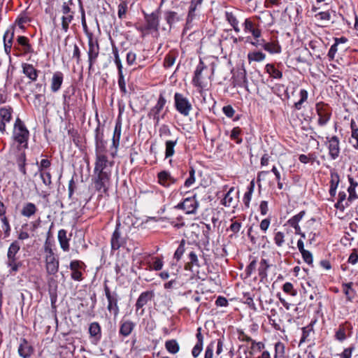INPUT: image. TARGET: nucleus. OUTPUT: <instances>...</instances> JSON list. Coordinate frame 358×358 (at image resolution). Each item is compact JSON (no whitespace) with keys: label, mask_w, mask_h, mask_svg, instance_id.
<instances>
[{"label":"nucleus","mask_w":358,"mask_h":358,"mask_svg":"<svg viewBox=\"0 0 358 358\" xmlns=\"http://www.w3.org/2000/svg\"><path fill=\"white\" fill-rule=\"evenodd\" d=\"M29 138V130L24 123L17 117L14 124L13 139L14 143H17L16 148L18 151L28 148Z\"/></svg>","instance_id":"nucleus-1"},{"label":"nucleus","mask_w":358,"mask_h":358,"mask_svg":"<svg viewBox=\"0 0 358 358\" xmlns=\"http://www.w3.org/2000/svg\"><path fill=\"white\" fill-rule=\"evenodd\" d=\"M104 292L108 301L107 310L116 317L120 313L118 301L120 299L118 294L115 291H111L106 283L104 284Z\"/></svg>","instance_id":"nucleus-2"},{"label":"nucleus","mask_w":358,"mask_h":358,"mask_svg":"<svg viewBox=\"0 0 358 358\" xmlns=\"http://www.w3.org/2000/svg\"><path fill=\"white\" fill-rule=\"evenodd\" d=\"M174 105L176 110L183 116H188L192 110V105L187 97L182 94L176 92L174 94Z\"/></svg>","instance_id":"nucleus-3"},{"label":"nucleus","mask_w":358,"mask_h":358,"mask_svg":"<svg viewBox=\"0 0 358 358\" xmlns=\"http://www.w3.org/2000/svg\"><path fill=\"white\" fill-rule=\"evenodd\" d=\"M95 136V155H106L109 152L107 149V141L103 139V127H101L99 122L96 128L94 130Z\"/></svg>","instance_id":"nucleus-4"},{"label":"nucleus","mask_w":358,"mask_h":358,"mask_svg":"<svg viewBox=\"0 0 358 358\" xmlns=\"http://www.w3.org/2000/svg\"><path fill=\"white\" fill-rule=\"evenodd\" d=\"M99 54V45L96 39L93 38L91 34L88 37V62L89 71L92 70L93 65L96 63Z\"/></svg>","instance_id":"nucleus-5"},{"label":"nucleus","mask_w":358,"mask_h":358,"mask_svg":"<svg viewBox=\"0 0 358 358\" xmlns=\"http://www.w3.org/2000/svg\"><path fill=\"white\" fill-rule=\"evenodd\" d=\"M94 174V183L96 190L101 193H107L110 186L111 173Z\"/></svg>","instance_id":"nucleus-6"},{"label":"nucleus","mask_w":358,"mask_h":358,"mask_svg":"<svg viewBox=\"0 0 358 358\" xmlns=\"http://www.w3.org/2000/svg\"><path fill=\"white\" fill-rule=\"evenodd\" d=\"M316 112L319 117L317 123L320 127L326 125L331 116V109L326 103L320 102L316 104Z\"/></svg>","instance_id":"nucleus-7"},{"label":"nucleus","mask_w":358,"mask_h":358,"mask_svg":"<svg viewBox=\"0 0 358 358\" xmlns=\"http://www.w3.org/2000/svg\"><path fill=\"white\" fill-rule=\"evenodd\" d=\"M126 243L127 236L124 235L121 230L120 224L117 223L110 239L111 249L113 250H117L121 247H124Z\"/></svg>","instance_id":"nucleus-8"},{"label":"nucleus","mask_w":358,"mask_h":358,"mask_svg":"<svg viewBox=\"0 0 358 358\" xmlns=\"http://www.w3.org/2000/svg\"><path fill=\"white\" fill-rule=\"evenodd\" d=\"M166 103V100L163 94L161 93L156 105L150 109L148 114V117L152 118L156 124H159L160 119L164 117V115L161 116L160 113Z\"/></svg>","instance_id":"nucleus-9"},{"label":"nucleus","mask_w":358,"mask_h":358,"mask_svg":"<svg viewBox=\"0 0 358 358\" xmlns=\"http://www.w3.org/2000/svg\"><path fill=\"white\" fill-rule=\"evenodd\" d=\"M113 164L110 162L107 155H96L94 173H110V168Z\"/></svg>","instance_id":"nucleus-10"},{"label":"nucleus","mask_w":358,"mask_h":358,"mask_svg":"<svg viewBox=\"0 0 358 358\" xmlns=\"http://www.w3.org/2000/svg\"><path fill=\"white\" fill-rule=\"evenodd\" d=\"M122 132V122L117 120L115 123L113 136L112 138V145L109 148V152L112 157H115L117 155V149L120 145V140Z\"/></svg>","instance_id":"nucleus-11"},{"label":"nucleus","mask_w":358,"mask_h":358,"mask_svg":"<svg viewBox=\"0 0 358 358\" xmlns=\"http://www.w3.org/2000/svg\"><path fill=\"white\" fill-rule=\"evenodd\" d=\"M85 267V264L80 260L71 261L69 265V268L71 271V278L73 280L82 281L83 278L81 270H84Z\"/></svg>","instance_id":"nucleus-12"},{"label":"nucleus","mask_w":358,"mask_h":358,"mask_svg":"<svg viewBox=\"0 0 358 358\" xmlns=\"http://www.w3.org/2000/svg\"><path fill=\"white\" fill-rule=\"evenodd\" d=\"M328 143L329 155L331 159H337L340 155V141L336 136L327 137Z\"/></svg>","instance_id":"nucleus-13"},{"label":"nucleus","mask_w":358,"mask_h":358,"mask_svg":"<svg viewBox=\"0 0 358 358\" xmlns=\"http://www.w3.org/2000/svg\"><path fill=\"white\" fill-rule=\"evenodd\" d=\"M207 67L201 60L199 62L194 71V75L192 79V83L194 86L203 89L205 87L203 83V76L202 75L203 71L206 70Z\"/></svg>","instance_id":"nucleus-14"},{"label":"nucleus","mask_w":358,"mask_h":358,"mask_svg":"<svg viewBox=\"0 0 358 358\" xmlns=\"http://www.w3.org/2000/svg\"><path fill=\"white\" fill-rule=\"evenodd\" d=\"M198 206L199 203L196 200V195L192 197L186 198L183 202L178 205V207L185 210L187 214H194Z\"/></svg>","instance_id":"nucleus-15"},{"label":"nucleus","mask_w":358,"mask_h":358,"mask_svg":"<svg viewBox=\"0 0 358 358\" xmlns=\"http://www.w3.org/2000/svg\"><path fill=\"white\" fill-rule=\"evenodd\" d=\"M158 183L165 188L169 187L171 185L178 182V179L173 178L170 172L162 171L157 173Z\"/></svg>","instance_id":"nucleus-16"},{"label":"nucleus","mask_w":358,"mask_h":358,"mask_svg":"<svg viewBox=\"0 0 358 358\" xmlns=\"http://www.w3.org/2000/svg\"><path fill=\"white\" fill-rule=\"evenodd\" d=\"M45 271L48 275H55L59 270V262L57 256L45 257Z\"/></svg>","instance_id":"nucleus-17"},{"label":"nucleus","mask_w":358,"mask_h":358,"mask_svg":"<svg viewBox=\"0 0 358 358\" xmlns=\"http://www.w3.org/2000/svg\"><path fill=\"white\" fill-rule=\"evenodd\" d=\"M90 338L94 344H97L101 339V327L97 322H92L88 329Z\"/></svg>","instance_id":"nucleus-18"},{"label":"nucleus","mask_w":358,"mask_h":358,"mask_svg":"<svg viewBox=\"0 0 358 358\" xmlns=\"http://www.w3.org/2000/svg\"><path fill=\"white\" fill-rule=\"evenodd\" d=\"M146 28L149 30H157L159 27V11L152 12L150 14L145 13Z\"/></svg>","instance_id":"nucleus-19"},{"label":"nucleus","mask_w":358,"mask_h":358,"mask_svg":"<svg viewBox=\"0 0 358 358\" xmlns=\"http://www.w3.org/2000/svg\"><path fill=\"white\" fill-rule=\"evenodd\" d=\"M154 296L155 294L153 291H146L142 292L138 296L135 305L136 310L142 308L149 301H152Z\"/></svg>","instance_id":"nucleus-20"},{"label":"nucleus","mask_w":358,"mask_h":358,"mask_svg":"<svg viewBox=\"0 0 358 358\" xmlns=\"http://www.w3.org/2000/svg\"><path fill=\"white\" fill-rule=\"evenodd\" d=\"M196 338L197 341L192 350V355L194 358L197 357L203 350V336L201 334V327L196 330Z\"/></svg>","instance_id":"nucleus-21"},{"label":"nucleus","mask_w":358,"mask_h":358,"mask_svg":"<svg viewBox=\"0 0 358 358\" xmlns=\"http://www.w3.org/2000/svg\"><path fill=\"white\" fill-rule=\"evenodd\" d=\"M20 249V245L17 241H13L9 246L8 252H7V262H14L17 261V257H16Z\"/></svg>","instance_id":"nucleus-22"},{"label":"nucleus","mask_w":358,"mask_h":358,"mask_svg":"<svg viewBox=\"0 0 358 358\" xmlns=\"http://www.w3.org/2000/svg\"><path fill=\"white\" fill-rule=\"evenodd\" d=\"M33 352V348L25 338H22L18 348V354L22 358H29Z\"/></svg>","instance_id":"nucleus-23"},{"label":"nucleus","mask_w":358,"mask_h":358,"mask_svg":"<svg viewBox=\"0 0 358 358\" xmlns=\"http://www.w3.org/2000/svg\"><path fill=\"white\" fill-rule=\"evenodd\" d=\"M135 327V323L131 320H124L120 322L119 334L124 336H129Z\"/></svg>","instance_id":"nucleus-24"},{"label":"nucleus","mask_w":358,"mask_h":358,"mask_svg":"<svg viewBox=\"0 0 358 358\" xmlns=\"http://www.w3.org/2000/svg\"><path fill=\"white\" fill-rule=\"evenodd\" d=\"M164 19L169 24V29H171L176 23L182 20V17L175 11L166 10L164 13Z\"/></svg>","instance_id":"nucleus-25"},{"label":"nucleus","mask_w":358,"mask_h":358,"mask_svg":"<svg viewBox=\"0 0 358 358\" xmlns=\"http://www.w3.org/2000/svg\"><path fill=\"white\" fill-rule=\"evenodd\" d=\"M64 75L60 71L55 72L51 79V90L52 92H57L61 88L63 83Z\"/></svg>","instance_id":"nucleus-26"},{"label":"nucleus","mask_w":358,"mask_h":358,"mask_svg":"<svg viewBox=\"0 0 358 358\" xmlns=\"http://www.w3.org/2000/svg\"><path fill=\"white\" fill-rule=\"evenodd\" d=\"M22 72L27 76L31 81H36L38 78V71L36 70L32 64H23Z\"/></svg>","instance_id":"nucleus-27"},{"label":"nucleus","mask_w":358,"mask_h":358,"mask_svg":"<svg viewBox=\"0 0 358 358\" xmlns=\"http://www.w3.org/2000/svg\"><path fill=\"white\" fill-rule=\"evenodd\" d=\"M340 182V177L337 172L331 171L330 189L329 194L334 196L336 193V189Z\"/></svg>","instance_id":"nucleus-28"},{"label":"nucleus","mask_w":358,"mask_h":358,"mask_svg":"<svg viewBox=\"0 0 358 358\" xmlns=\"http://www.w3.org/2000/svg\"><path fill=\"white\" fill-rule=\"evenodd\" d=\"M197 7L194 5H190L188 14L186 19V28L189 29L192 27L193 22L199 19V15L196 13Z\"/></svg>","instance_id":"nucleus-29"},{"label":"nucleus","mask_w":358,"mask_h":358,"mask_svg":"<svg viewBox=\"0 0 358 358\" xmlns=\"http://www.w3.org/2000/svg\"><path fill=\"white\" fill-rule=\"evenodd\" d=\"M187 257L189 261L185 265V270H191L193 266L200 267L197 254L194 251H189Z\"/></svg>","instance_id":"nucleus-30"},{"label":"nucleus","mask_w":358,"mask_h":358,"mask_svg":"<svg viewBox=\"0 0 358 358\" xmlns=\"http://www.w3.org/2000/svg\"><path fill=\"white\" fill-rule=\"evenodd\" d=\"M17 43L18 45L22 46V50L24 54L32 53L34 52V50L29 43V39L26 36H20L17 38Z\"/></svg>","instance_id":"nucleus-31"},{"label":"nucleus","mask_w":358,"mask_h":358,"mask_svg":"<svg viewBox=\"0 0 358 358\" xmlns=\"http://www.w3.org/2000/svg\"><path fill=\"white\" fill-rule=\"evenodd\" d=\"M66 231L65 229H60L58 231V241L60 244L61 248L66 252L69 250V239L67 238L66 236Z\"/></svg>","instance_id":"nucleus-32"},{"label":"nucleus","mask_w":358,"mask_h":358,"mask_svg":"<svg viewBox=\"0 0 358 358\" xmlns=\"http://www.w3.org/2000/svg\"><path fill=\"white\" fill-rule=\"evenodd\" d=\"M265 71L274 79H281L282 78V71L273 64H267L265 66Z\"/></svg>","instance_id":"nucleus-33"},{"label":"nucleus","mask_w":358,"mask_h":358,"mask_svg":"<svg viewBox=\"0 0 358 358\" xmlns=\"http://www.w3.org/2000/svg\"><path fill=\"white\" fill-rule=\"evenodd\" d=\"M178 138L176 137L172 140H168L165 142V158L172 157L175 153L174 148L178 143Z\"/></svg>","instance_id":"nucleus-34"},{"label":"nucleus","mask_w":358,"mask_h":358,"mask_svg":"<svg viewBox=\"0 0 358 358\" xmlns=\"http://www.w3.org/2000/svg\"><path fill=\"white\" fill-rule=\"evenodd\" d=\"M37 211L36 205L33 203L29 202L24 205L21 210V215L24 217H30L34 215Z\"/></svg>","instance_id":"nucleus-35"},{"label":"nucleus","mask_w":358,"mask_h":358,"mask_svg":"<svg viewBox=\"0 0 358 358\" xmlns=\"http://www.w3.org/2000/svg\"><path fill=\"white\" fill-rule=\"evenodd\" d=\"M225 18L236 33L240 32L241 29L238 27L239 22L236 15L232 12L227 11L225 13Z\"/></svg>","instance_id":"nucleus-36"},{"label":"nucleus","mask_w":358,"mask_h":358,"mask_svg":"<svg viewBox=\"0 0 358 358\" xmlns=\"http://www.w3.org/2000/svg\"><path fill=\"white\" fill-rule=\"evenodd\" d=\"M166 350L171 354H176L180 350V345L176 339L168 340L164 344Z\"/></svg>","instance_id":"nucleus-37"},{"label":"nucleus","mask_w":358,"mask_h":358,"mask_svg":"<svg viewBox=\"0 0 358 358\" xmlns=\"http://www.w3.org/2000/svg\"><path fill=\"white\" fill-rule=\"evenodd\" d=\"M269 267L270 264L268 263V261L265 259H262L259 263V266L258 268L259 275L261 281H263L267 278V270Z\"/></svg>","instance_id":"nucleus-38"},{"label":"nucleus","mask_w":358,"mask_h":358,"mask_svg":"<svg viewBox=\"0 0 358 358\" xmlns=\"http://www.w3.org/2000/svg\"><path fill=\"white\" fill-rule=\"evenodd\" d=\"M350 126L352 134L350 142L355 149H358V127L354 120L351 121Z\"/></svg>","instance_id":"nucleus-39"},{"label":"nucleus","mask_w":358,"mask_h":358,"mask_svg":"<svg viewBox=\"0 0 358 358\" xmlns=\"http://www.w3.org/2000/svg\"><path fill=\"white\" fill-rule=\"evenodd\" d=\"M255 181L252 180L250 182V185L248 187V190L245 193L243 199V201L246 208L250 207V202L251 201V198H252V195L254 189H255Z\"/></svg>","instance_id":"nucleus-40"},{"label":"nucleus","mask_w":358,"mask_h":358,"mask_svg":"<svg viewBox=\"0 0 358 358\" xmlns=\"http://www.w3.org/2000/svg\"><path fill=\"white\" fill-rule=\"evenodd\" d=\"M262 47L264 50L268 52L271 54L280 53L281 52V47L278 45V43H265Z\"/></svg>","instance_id":"nucleus-41"},{"label":"nucleus","mask_w":358,"mask_h":358,"mask_svg":"<svg viewBox=\"0 0 358 358\" xmlns=\"http://www.w3.org/2000/svg\"><path fill=\"white\" fill-rule=\"evenodd\" d=\"M12 118V108H2L0 109V120L6 124Z\"/></svg>","instance_id":"nucleus-42"},{"label":"nucleus","mask_w":358,"mask_h":358,"mask_svg":"<svg viewBox=\"0 0 358 358\" xmlns=\"http://www.w3.org/2000/svg\"><path fill=\"white\" fill-rule=\"evenodd\" d=\"M352 282L343 284V292L349 301H352L356 294L355 291L352 288Z\"/></svg>","instance_id":"nucleus-43"},{"label":"nucleus","mask_w":358,"mask_h":358,"mask_svg":"<svg viewBox=\"0 0 358 358\" xmlns=\"http://www.w3.org/2000/svg\"><path fill=\"white\" fill-rule=\"evenodd\" d=\"M266 58L265 54L262 52H251L248 54V59L249 63L252 62H262Z\"/></svg>","instance_id":"nucleus-44"},{"label":"nucleus","mask_w":358,"mask_h":358,"mask_svg":"<svg viewBox=\"0 0 358 358\" xmlns=\"http://www.w3.org/2000/svg\"><path fill=\"white\" fill-rule=\"evenodd\" d=\"M185 243L186 241L185 239H182L178 248L176 249L174 255H173V259L176 260V262H178L181 259L182 255H184L185 252L186 251L185 248Z\"/></svg>","instance_id":"nucleus-45"},{"label":"nucleus","mask_w":358,"mask_h":358,"mask_svg":"<svg viewBox=\"0 0 358 358\" xmlns=\"http://www.w3.org/2000/svg\"><path fill=\"white\" fill-rule=\"evenodd\" d=\"M313 332V327L312 324H309L302 328V336L299 344L308 341V337L311 333Z\"/></svg>","instance_id":"nucleus-46"},{"label":"nucleus","mask_w":358,"mask_h":358,"mask_svg":"<svg viewBox=\"0 0 358 358\" xmlns=\"http://www.w3.org/2000/svg\"><path fill=\"white\" fill-rule=\"evenodd\" d=\"M8 34H9V32H8V31H7L3 36L4 50H5V52L8 55L10 52V50H11L14 33L12 32L10 34V38L6 41V38L8 37Z\"/></svg>","instance_id":"nucleus-47"},{"label":"nucleus","mask_w":358,"mask_h":358,"mask_svg":"<svg viewBox=\"0 0 358 358\" xmlns=\"http://www.w3.org/2000/svg\"><path fill=\"white\" fill-rule=\"evenodd\" d=\"M300 99L299 101L294 103V108L296 110H300L301 108L302 104L307 100L308 99V92L306 90H301L299 92Z\"/></svg>","instance_id":"nucleus-48"},{"label":"nucleus","mask_w":358,"mask_h":358,"mask_svg":"<svg viewBox=\"0 0 358 358\" xmlns=\"http://www.w3.org/2000/svg\"><path fill=\"white\" fill-rule=\"evenodd\" d=\"M335 338L336 340L339 341L340 342H343L345 341L347 338L346 333H345V328L344 325L341 324L338 327L337 331L335 334Z\"/></svg>","instance_id":"nucleus-49"},{"label":"nucleus","mask_w":358,"mask_h":358,"mask_svg":"<svg viewBox=\"0 0 358 358\" xmlns=\"http://www.w3.org/2000/svg\"><path fill=\"white\" fill-rule=\"evenodd\" d=\"M305 211L302 210L300 213H299L297 215L293 216L291 217L288 221V224L291 227H295L296 225L299 224V222L302 220L305 215Z\"/></svg>","instance_id":"nucleus-50"},{"label":"nucleus","mask_w":358,"mask_h":358,"mask_svg":"<svg viewBox=\"0 0 358 358\" xmlns=\"http://www.w3.org/2000/svg\"><path fill=\"white\" fill-rule=\"evenodd\" d=\"M241 134V129L239 127H234L231 132L230 138L237 144L242 143V138L239 137Z\"/></svg>","instance_id":"nucleus-51"},{"label":"nucleus","mask_w":358,"mask_h":358,"mask_svg":"<svg viewBox=\"0 0 358 358\" xmlns=\"http://www.w3.org/2000/svg\"><path fill=\"white\" fill-rule=\"evenodd\" d=\"M163 267V261L159 259V257H155V261L152 264V265L150 264V263H148V268H146V269H148L150 271L155 270V271H160L162 270Z\"/></svg>","instance_id":"nucleus-52"},{"label":"nucleus","mask_w":358,"mask_h":358,"mask_svg":"<svg viewBox=\"0 0 358 358\" xmlns=\"http://www.w3.org/2000/svg\"><path fill=\"white\" fill-rule=\"evenodd\" d=\"M73 20V14L69 15H63L62 17V29L66 32L69 29V24L71 22V21Z\"/></svg>","instance_id":"nucleus-53"},{"label":"nucleus","mask_w":358,"mask_h":358,"mask_svg":"<svg viewBox=\"0 0 358 358\" xmlns=\"http://www.w3.org/2000/svg\"><path fill=\"white\" fill-rule=\"evenodd\" d=\"M282 290L287 294H289L292 296H295L297 294V291L294 289L293 285L289 282H285L282 286Z\"/></svg>","instance_id":"nucleus-54"},{"label":"nucleus","mask_w":358,"mask_h":358,"mask_svg":"<svg viewBox=\"0 0 358 358\" xmlns=\"http://www.w3.org/2000/svg\"><path fill=\"white\" fill-rule=\"evenodd\" d=\"M274 242L278 247H282L285 243V234L283 232L277 231L274 233Z\"/></svg>","instance_id":"nucleus-55"},{"label":"nucleus","mask_w":358,"mask_h":358,"mask_svg":"<svg viewBox=\"0 0 358 358\" xmlns=\"http://www.w3.org/2000/svg\"><path fill=\"white\" fill-rule=\"evenodd\" d=\"M127 11V3L125 1H122L118 5V10H117L118 17L120 19L124 18Z\"/></svg>","instance_id":"nucleus-56"},{"label":"nucleus","mask_w":358,"mask_h":358,"mask_svg":"<svg viewBox=\"0 0 358 358\" xmlns=\"http://www.w3.org/2000/svg\"><path fill=\"white\" fill-rule=\"evenodd\" d=\"M39 174L43 184L45 186L50 187L52 183L50 173L49 171H42L39 172Z\"/></svg>","instance_id":"nucleus-57"},{"label":"nucleus","mask_w":358,"mask_h":358,"mask_svg":"<svg viewBox=\"0 0 358 358\" xmlns=\"http://www.w3.org/2000/svg\"><path fill=\"white\" fill-rule=\"evenodd\" d=\"M176 61V56L173 54H168L166 55L164 60V66L165 68L171 67Z\"/></svg>","instance_id":"nucleus-58"},{"label":"nucleus","mask_w":358,"mask_h":358,"mask_svg":"<svg viewBox=\"0 0 358 358\" xmlns=\"http://www.w3.org/2000/svg\"><path fill=\"white\" fill-rule=\"evenodd\" d=\"M195 182V171L194 169H191L189 171V176L187 178L184 183V187L188 188L191 187Z\"/></svg>","instance_id":"nucleus-59"},{"label":"nucleus","mask_w":358,"mask_h":358,"mask_svg":"<svg viewBox=\"0 0 358 358\" xmlns=\"http://www.w3.org/2000/svg\"><path fill=\"white\" fill-rule=\"evenodd\" d=\"M1 221L3 224L2 229L3 230L5 237H8L10 232V226L6 217H2Z\"/></svg>","instance_id":"nucleus-60"},{"label":"nucleus","mask_w":358,"mask_h":358,"mask_svg":"<svg viewBox=\"0 0 358 358\" xmlns=\"http://www.w3.org/2000/svg\"><path fill=\"white\" fill-rule=\"evenodd\" d=\"M36 164L38 166V172L48 171L47 169L50 166L51 162L48 159H43L39 164L38 162Z\"/></svg>","instance_id":"nucleus-61"},{"label":"nucleus","mask_w":358,"mask_h":358,"mask_svg":"<svg viewBox=\"0 0 358 358\" xmlns=\"http://www.w3.org/2000/svg\"><path fill=\"white\" fill-rule=\"evenodd\" d=\"M234 191V188L231 187L228 192L225 194L223 200L222 204L225 206H230L233 203V197L231 196V192Z\"/></svg>","instance_id":"nucleus-62"},{"label":"nucleus","mask_w":358,"mask_h":358,"mask_svg":"<svg viewBox=\"0 0 358 358\" xmlns=\"http://www.w3.org/2000/svg\"><path fill=\"white\" fill-rule=\"evenodd\" d=\"M127 63L128 65L131 66L136 64L137 59L136 54L134 52L129 51L127 54Z\"/></svg>","instance_id":"nucleus-63"},{"label":"nucleus","mask_w":358,"mask_h":358,"mask_svg":"<svg viewBox=\"0 0 358 358\" xmlns=\"http://www.w3.org/2000/svg\"><path fill=\"white\" fill-rule=\"evenodd\" d=\"M348 262L351 264H355L358 262V250L354 249L348 258Z\"/></svg>","instance_id":"nucleus-64"}]
</instances>
